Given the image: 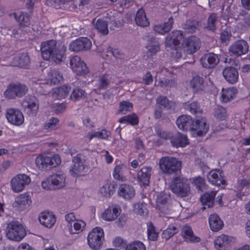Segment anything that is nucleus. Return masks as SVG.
Returning a JSON list of instances; mask_svg holds the SVG:
<instances>
[{"label": "nucleus", "instance_id": "obj_61", "mask_svg": "<svg viewBox=\"0 0 250 250\" xmlns=\"http://www.w3.org/2000/svg\"><path fill=\"white\" fill-rule=\"evenodd\" d=\"M133 108V104L128 101H123L120 103L119 111L123 113L130 111Z\"/></svg>", "mask_w": 250, "mask_h": 250}, {"label": "nucleus", "instance_id": "obj_64", "mask_svg": "<svg viewBox=\"0 0 250 250\" xmlns=\"http://www.w3.org/2000/svg\"><path fill=\"white\" fill-rule=\"evenodd\" d=\"M42 187L45 190L55 189L51 181V176L42 182Z\"/></svg>", "mask_w": 250, "mask_h": 250}, {"label": "nucleus", "instance_id": "obj_26", "mask_svg": "<svg viewBox=\"0 0 250 250\" xmlns=\"http://www.w3.org/2000/svg\"><path fill=\"white\" fill-rule=\"evenodd\" d=\"M14 204L19 210H22L28 208L31 206L32 200L29 195L25 193L19 195L16 198Z\"/></svg>", "mask_w": 250, "mask_h": 250}, {"label": "nucleus", "instance_id": "obj_54", "mask_svg": "<svg viewBox=\"0 0 250 250\" xmlns=\"http://www.w3.org/2000/svg\"><path fill=\"white\" fill-rule=\"evenodd\" d=\"M158 105L163 106L164 107L170 109L174 106L175 103L171 101H169L166 97L160 96L156 101Z\"/></svg>", "mask_w": 250, "mask_h": 250}, {"label": "nucleus", "instance_id": "obj_52", "mask_svg": "<svg viewBox=\"0 0 250 250\" xmlns=\"http://www.w3.org/2000/svg\"><path fill=\"white\" fill-rule=\"evenodd\" d=\"M178 232V229L174 226H169L162 233L163 239L167 240Z\"/></svg>", "mask_w": 250, "mask_h": 250}, {"label": "nucleus", "instance_id": "obj_45", "mask_svg": "<svg viewBox=\"0 0 250 250\" xmlns=\"http://www.w3.org/2000/svg\"><path fill=\"white\" fill-rule=\"evenodd\" d=\"M203 78L196 76L192 78L190 82V85L194 92H197L203 89Z\"/></svg>", "mask_w": 250, "mask_h": 250}, {"label": "nucleus", "instance_id": "obj_30", "mask_svg": "<svg viewBox=\"0 0 250 250\" xmlns=\"http://www.w3.org/2000/svg\"><path fill=\"white\" fill-rule=\"evenodd\" d=\"M202 65L205 68H211L215 66L219 62V58L214 53L205 54L200 59Z\"/></svg>", "mask_w": 250, "mask_h": 250}, {"label": "nucleus", "instance_id": "obj_6", "mask_svg": "<svg viewBox=\"0 0 250 250\" xmlns=\"http://www.w3.org/2000/svg\"><path fill=\"white\" fill-rule=\"evenodd\" d=\"M157 134L161 138L170 139L172 146L176 148L185 147L189 143L187 136L179 132L171 134L163 131L158 132Z\"/></svg>", "mask_w": 250, "mask_h": 250}, {"label": "nucleus", "instance_id": "obj_10", "mask_svg": "<svg viewBox=\"0 0 250 250\" xmlns=\"http://www.w3.org/2000/svg\"><path fill=\"white\" fill-rule=\"evenodd\" d=\"M31 181V178L28 175L25 174H18L13 177L10 181L11 189L15 193L21 192L30 184Z\"/></svg>", "mask_w": 250, "mask_h": 250}, {"label": "nucleus", "instance_id": "obj_5", "mask_svg": "<svg viewBox=\"0 0 250 250\" xmlns=\"http://www.w3.org/2000/svg\"><path fill=\"white\" fill-rule=\"evenodd\" d=\"M159 166L162 173L172 174L181 170L182 162L175 157L164 156L159 160Z\"/></svg>", "mask_w": 250, "mask_h": 250}, {"label": "nucleus", "instance_id": "obj_15", "mask_svg": "<svg viewBox=\"0 0 250 250\" xmlns=\"http://www.w3.org/2000/svg\"><path fill=\"white\" fill-rule=\"evenodd\" d=\"M70 66L77 75H84L88 72L86 64L78 56H74L70 58Z\"/></svg>", "mask_w": 250, "mask_h": 250}, {"label": "nucleus", "instance_id": "obj_2", "mask_svg": "<svg viewBox=\"0 0 250 250\" xmlns=\"http://www.w3.org/2000/svg\"><path fill=\"white\" fill-rule=\"evenodd\" d=\"M7 238L15 242L21 241L26 235L25 227L18 221H12L7 224L5 229Z\"/></svg>", "mask_w": 250, "mask_h": 250}, {"label": "nucleus", "instance_id": "obj_49", "mask_svg": "<svg viewBox=\"0 0 250 250\" xmlns=\"http://www.w3.org/2000/svg\"><path fill=\"white\" fill-rule=\"evenodd\" d=\"M146 48L150 54H155L160 50V43L155 39L152 40L148 43Z\"/></svg>", "mask_w": 250, "mask_h": 250}, {"label": "nucleus", "instance_id": "obj_23", "mask_svg": "<svg viewBox=\"0 0 250 250\" xmlns=\"http://www.w3.org/2000/svg\"><path fill=\"white\" fill-rule=\"evenodd\" d=\"M249 45L246 41L238 40L232 43L229 47V51L236 56L245 54L248 51Z\"/></svg>", "mask_w": 250, "mask_h": 250}, {"label": "nucleus", "instance_id": "obj_43", "mask_svg": "<svg viewBox=\"0 0 250 250\" xmlns=\"http://www.w3.org/2000/svg\"><path fill=\"white\" fill-rule=\"evenodd\" d=\"M135 21L136 24L141 27H146L149 25V22L146 18L144 9H139L136 13Z\"/></svg>", "mask_w": 250, "mask_h": 250}, {"label": "nucleus", "instance_id": "obj_59", "mask_svg": "<svg viewBox=\"0 0 250 250\" xmlns=\"http://www.w3.org/2000/svg\"><path fill=\"white\" fill-rule=\"evenodd\" d=\"M198 25V22L196 21L188 20L183 25V27L188 32H192L195 31V29L197 28Z\"/></svg>", "mask_w": 250, "mask_h": 250}, {"label": "nucleus", "instance_id": "obj_13", "mask_svg": "<svg viewBox=\"0 0 250 250\" xmlns=\"http://www.w3.org/2000/svg\"><path fill=\"white\" fill-rule=\"evenodd\" d=\"M28 91L27 86L21 83L10 84L4 92V95L8 98L14 99L16 96L21 97L25 95Z\"/></svg>", "mask_w": 250, "mask_h": 250}, {"label": "nucleus", "instance_id": "obj_51", "mask_svg": "<svg viewBox=\"0 0 250 250\" xmlns=\"http://www.w3.org/2000/svg\"><path fill=\"white\" fill-rule=\"evenodd\" d=\"M86 96V93L83 90L77 88L74 89L70 96V99L74 101H78L81 99L84 98Z\"/></svg>", "mask_w": 250, "mask_h": 250}, {"label": "nucleus", "instance_id": "obj_14", "mask_svg": "<svg viewBox=\"0 0 250 250\" xmlns=\"http://www.w3.org/2000/svg\"><path fill=\"white\" fill-rule=\"evenodd\" d=\"M6 118L11 124L20 126L24 121V118L22 112L17 108H10L6 111Z\"/></svg>", "mask_w": 250, "mask_h": 250}, {"label": "nucleus", "instance_id": "obj_33", "mask_svg": "<svg viewBox=\"0 0 250 250\" xmlns=\"http://www.w3.org/2000/svg\"><path fill=\"white\" fill-rule=\"evenodd\" d=\"M115 189L114 183L107 182L99 188L98 193L102 197L108 198L113 195L115 191Z\"/></svg>", "mask_w": 250, "mask_h": 250}, {"label": "nucleus", "instance_id": "obj_35", "mask_svg": "<svg viewBox=\"0 0 250 250\" xmlns=\"http://www.w3.org/2000/svg\"><path fill=\"white\" fill-rule=\"evenodd\" d=\"M30 63V58L27 54L23 53L14 58L12 62L13 66L27 68Z\"/></svg>", "mask_w": 250, "mask_h": 250}, {"label": "nucleus", "instance_id": "obj_46", "mask_svg": "<svg viewBox=\"0 0 250 250\" xmlns=\"http://www.w3.org/2000/svg\"><path fill=\"white\" fill-rule=\"evenodd\" d=\"M169 198V194L165 192H161L158 195L156 199V205L159 209H162L166 205Z\"/></svg>", "mask_w": 250, "mask_h": 250}, {"label": "nucleus", "instance_id": "obj_18", "mask_svg": "<svg viewBox=\"0 0 250 250\" xmlns=\"http://www.w3.org/2000/svg\"><path fill=\"white\" fill-rule=\"evenodd\" d=\"M235 242L232 236L221 234L217 236L214 241V247L216 250H227Z\"/></svg>", "mask_w": 250, "mask_h": 250}, {"label": "nucleus", "instance_id": "obj_32", "mask_svg": "<svg viewBox=\"0 0 250 250\" xmlns=\"http://www.w3.org/2000/svg\"><path fill=\"white\" fill-rule=\"evenodd\" d=\"M237 92V89L234 87L222 88L220 97L221 102L227 103L233 100L235 97Z\"/></svg>", "mask_w": 250, "mask_h": 250}, {"label": "nucleus", "instance_id": "obj_37", "mask_svg": "<svg viewBox=\"0 0 250 250\" xmlns=\"http://www.w3.org/2000/svg\"><path fill=\"white\" fill-rule=\"evenodd\" d=\"M182 235L184 240L187 242H198L200 241L199 237L194 235L190 227L186 225L182 229Z\"/></svg>", "mask_w": 250, "mask_h": 250}, {"label": "nucleus", "instance_id": "obj_17", "mask_svg": "<svg viewBox=\"0 0 250 250\" xmlns=\"http://www.w3.org/2000/svg\"><path fill=\"white\" fill-rule=\"evenodd\" d=\"M21 106L29 115H35L39 110V102L35 96H27L23 100Z\"/></svg>", "mask_w": 250, "mask_h": 250}, {"label": "nucleus", "instance_id": "obj_16", "mask_svg": "<svg viewBox=\"0 0 250 250\" xmlns=\"http://www.w3.org/2000/svg\"><path fill=\"white\" fill-rule=\"evenodd\" d=\"M121 211L119 206L116 205H112L101 213L100 218L106 222H113L118 218Z\"/></svg>", "mask_w": 250, "mask_h": 250}, {"label": "nucleus", "instance_id": "obj_29", "mask_svg": "<svg viewBox=\"0 0 250 250\" xmlns=\"http://www.w3.org/2000/svg\"><path fill=\"white\" fill-rule=\"evenodd\" d=\"M225 80L229 83L233 84L237 82L239 73L237 69L232 67H227L223 71Z\"/></svg>", "mask_w": 250, "mask_h": 250}, {"label": "nucleus", "instance_id": "obj_31", "mask_svg": "<svg viewBox=\"0 0 250 250\" xmlns=\"http://www.w3.org/2000/svg\"><path fill=\"white\" fill-rule=\"evenodd\" d=\"M110 135V131L105 129H102L98 131H91L88 132L87 134L84 136V141L87 142H90L94 138L106 140Z\"/></svg>", "mask_w": 250, "mask_h": 250}, {"label": "nucleus", "instance_id": "obj_40", "mask_svg": "<svg viewBox=\"0 0 250 250\" xmlns=\"http://www.w3.org/2000/svg\"><path fill=\"white\" fill-rule=\"evenodd\" d=\"M126 171H127V166L124 164H120L115 167L113 176L117 180L124 181L125 180L124 174Z\"/></svg>", "mask_w": 250, "mask_h": 250}, {"label": "nucleus", "instance_id": "obj_36", "mask_svg": "<svg viewBox=\"0 0 250 250\" xmlns=\"http://www.w3.org/2000/svg\"><path fill=\"white\" fill-rule=\"evenodd\" d=\"M51 181L55 189L62 188L65 185V176L61 172L51 175Z\"/></svg>", "mask_w": 250, "mask_h": 250}, {"label": "nucleus", "instance_id": "obj_55", "mask_svg": "<svg viewBox=\"0 0 250 250\" xmlns=\"http://www.w3.org/2000/svg\"><path fill=\"white\" fill-rule=\"evenodd\" d=\"M125 250H146V248L142 242L136 241L128 244Z\"/></svg>", "mask_w": 250, "mask_h": 250}, {"label": "nucleus", "instance_id": "obj_58", "mask_svg": "<svg viewBox=\"0 0 250 250\" xmlns=\"http://www.w3.org/2000/svg\"><path fill=\"white\" fill-rule=\"evenodd\" d=\"M191 183L199 190H202L205 186V179L201 177L193 178L190 180Z\"/></svg>", "mask_w": 250, "mask_h": 250}, {"label": "nucleus", "instance_id": "obj_28", "mask_svg": "<svg viewBox=\"0 0 250 250\" xmlns=\"http://www.w3.org/2000/svg\"><path fill=\"white\" fill-rule=\"evenodd\" d=\"M151 172V167H143L137 173V180L144 186L148 185Z\"/></svg>", "mask_w": 250, "mask_h": 250}, {"label": "nucleus", "instance_id": "obj_63", "mask_svg": "<svg viewBox=\"0 0 250 250\" xmlns=\"http://www.w3.org/2000/svg\"><path fill=\"white\" fill-rule=\"evenodd\" d=\"M217 16L215 14H211L208 21L207 28L210 30L213 31L215 29V22L216 21Z\"/></svg>", "mask_w": 250, "mask_h": 250}, {"label": "nucleus", "instance_id": "obj_57", "mask_svg": "<svg viewBox=\"0 0 250 250\" xmlns=\"http://www.w3.org/2000/svg\"><path fill=\"white\" fill-rule=\"evenodd\" d=\"M215 117L220 121L226 120L227 115L226 110L221 106H217L214 111Z\"/></svg>", "mask_w": 250, "mask_h": 250}, {"label": "nucleus", "instance_id": "obj_34", "mask_svg": "<svg viewBox=\"0 0 250 250\" xmlns=\"http://www.w3.org/2000/svg\"><path fill=\"white\" fill-rule=\"evenodd\" d=\"M208 223L210 229L213 231H217L221 229L224 226V223L220 217L216 214L210 215L208 218Z\"/></svg>", "mask_w": 250, "mask_h": 250}, {"label": "nucleus", "instance_id": "obj_20", "mask_svg": "<svg viewBox=\"0 0 250 250\" xmlns=\"http://www.w3.org/2000/svg\"><path fill=\"white\" fill-rule=\"evenodd\" d=\"M209 128L205 119L201 118L194 121L191 129V132L194 136H202L205 135Z\"/></svg>", "mask_w": 250, "mask_h": 250}, {"label": "nucleus", "instance_id": "obj_44", "mask_svg": "<svg viewBox=\"0 0 250 250\" xmlns=\"http://www.w3.org/2000/svg\"><path fill=\"white\" fill-rule=\"evenodd\" d=\"M14 16L21 27H26L30 25V17L27 13L23 12L16 13H15Z\"/></svg>", "mask_w": 250, "mask_h": 250}, {"label": "nucleus", "instance_id": "obj_1", "mask_svg": "<svg viewBox=\"0 0 250 250\" xmlns=\"http://www.w3.org/2000/svg\"><path fill=\"white\" fill-rule=\"evenodd\" d=\"M41 50L45 60H51L55 63H59L65 59L66 47L62 44L57 43L55 40L42 43Z\"/></svg>", "mask_w": 250, "mask_h": 250}, {"label": "nucleus", "instance_id": "obj_22", "mask_svg": "<svg viewBox=\"0 0 250 250\" xmlns=\"http://www.w3.org/2000/svg\"><path fill=\"white\" fill-rule=\"evenodd\" d=\"M39 220L42 226L51 229L55 225L56 222V218L52 212L44 211L40 214Z\"/></svg>", "mask_w": 250, "mask_h": 250}, {"label": "nucleus", "instance_id": "obj_41", "mask_svg": "<svg viewBox=\"0 0 250 250\" xmlns=\"http://www.w3.org/2000/svg\"><path fill=\"white\" fill-rule=\"evenodd\" d=\"M173 23V19L170 17L168 19L167 22H165L163 24L156 25L154 26V30L160 34H165L169 32L172 26Z\"/></svg>", "mask_w": 250, "mask_h": 250}, {"label": "nucleus", "instance_id": "obj_12", "mask_svg": "<svg viewBox=\"0 0 250 250\" xmlns=\"http://www.w3.org/2000/svg\"><path fill=\"white\" fill-rule=\"evenodd\" d=\"M63 79L62 75L61 73L57 70L51 69L48 72L45 77L41 76V78L36 82V83L39 85H55L62 82Z\"/></svg>", "mask_w": 250, "mask_h": 250}, {"label": "nucleus", "instance_id": "obj_21", "mask_svg": "<svg viewBox=\"0 0 250 250\" xmlns=\"http://www.w3.org/2000/svg\"><path fill=\"white\" fill-rule=\"evenodd\" d=\"M208 181L215 186L225 185L226 181L224 177L223 172L217 169L211 170L207 175Z\"/></svg>", "mask_w": 250, "mask_h": 250}, {"label": "nucleus", "instance_id": "obj_62", "mask_svg": "<svg viewBox=\"0 0 250 250\" xmlns=\"http://www.w3.org/2000/svg\"><path fill=\"white\" fill-rule=\"evenodd\" d=\"M134 211L140 215L146 214V204L143 203H138L134 205Z\"/></svg>", "mask_w": 250, "mask_h": 250}, {"label": "nucleus", "instance_id": "obj_3", "mask_svg": "<svg viewBox=\"0 0 250 250\" xmlns=\"http://www.w3.org/2000/svg\"><path fill=\"white\" fill-rule=\"evenodd\" d=\"M61 163V157L56 154L42 153L35 160L37 167L41 170L55 167L60 165Z\"/></svg>", "mask_w": 250, "mask_h": 250}, {"label": "nucleus", "instance_id": "obj_56", "mask_svg": "<svg viewBox=\"0 0 250 250\" xmlns=\"http://www.w3.org/2000/svg\"><path fill=\"white\" fill-rule=\"evenodd\" d=\"M96 28L103 35H106L108 33L107 22L99 19L95 24Z\"/></svg>", "mask_w": 250, "mask_h": 250}, {"label": "nucleus", "instance_id": "obj_60", "mask_svg": "<svg viewBox=\"0 0 250 250\" xmlns=\"http://www.w3.org/2000/svg\"><path fill=\"white\" fill-rule=\"evenodd\" d=\"M59 120L55 117L51 118L44 125L45 129L52 130L55 129L59 123Z\"/></svg>", "mask_w": 250, "mask_h": 250}, {"label": "nucleus", "instance_id": "obj_19", "mask_svg": "<svg viewBox=\"0 0 250 250\" xmlns=\"http://www.w3.org/2000/svg\"><path fill=\"white\" fill-rule=\"evenodd\" d=\"M92 46L91 41L86 37H81L71 42L69 49L75 52L90 49Z\"/></svg>", "mask_w": 250, "mask_h": 250}, {"label": "nucleus", "instance_id": "obj_25", "mask_svg": "<svg viewBox=\"0 0 250 250\" xmlns=\"http://www.w3.org/2000/svg\"><path fill=\"white\" fill-rule=\"evenodd\" d=\"M118 194L119 196L123 199L129 200L134 197L135 190L132 186L129 185L121 184L118 189Z\"/></svg>", "mask_w": 250, "mask_h": 250}, {"label": "nucleus", "instance_id": "obj_48", "mask_svg": "<svg viewBox=\"0 0 250 250\" xmlns=\"http://www.w3.org/2000/svg\"><path fill=\"white\" fill-rule=\"evenodd\" d=\"M112 78V75L109 73H105L99 77L97 87L99 89H102L106 87Z\"/></svg>", "mask_w": 250, "mask_h": 250}, {"label": "nucleus", "instance_id": "obj_11", "mask_svg": "<svg viewBox=\"0 0 250 250\" xmlns=\"http://www.w3.org/2000/svg\"><path fill=\"white\" fill-rule=\"evenodd\" d=\"M73 165L70 168V173L74 177L84 176L88 173L90 170L85 160L81 159L79 155L73 159Z\"/></svg>", "mask_w": 250, "mask_h": 250}, {"label": "nucleus", "instance_id": "obj_27", "mask_svg": "<svg viewBox=\"0 0 250 250\" xmlns=\"http://www.w3.org/2000/svg\"><path fill=\"white\" fill-rule=\"evenodd\" d=\"M194 121L188 115H183L179 116L176 120L178 127L182 130H191Z\"/></svg>", "mask_w": 250, "mask_h": 250}, {"label": "nucleus", "instance_id": "obj_8", "mask_svg": "<svg viewBox=\"0 0 250 250\" xmlns=\"http://www.w3.org/2000/svg\"><path fill=\"white\" fill-rule=\"evenodd\" d=\"M104 232L100 227H96L89 233L87 237V244L93 250H99L104 240Z\"/></svg>", "mask_w": 250, "mask_h": 250}, {"label": "nucleus", "instance_id": "obj_47", "mask_svg": "<svg viewBox=\"0 0 250 250\" xmlns=\"http://www.w3.org/2000/svg\"><path fill=\"white\" fill-rule=\"evenodd\" d=\"M121 124H129L132 125H137L138 124V118L136 114H132L127 116H125L119 120Z\"/></svg>", "mask_w": 250, "mask_h": 250}, {"label": "nucleus", "instance_id": "obj_24", "mask_svg": "<svg viewBox=\"0 0 250 250\" xmlns=\"http://www.w3.org/2000/svg\"><path fill=\"white\" fill-rule=\"evenodd\" d=\"M200 45L198 38L192 36L186 39L185 41V50L188 54H193L199 48Z\"/></svg>", "mask_w": 250, "mask_h": 250}, {"label": "nucleus", "instance_id": "obj_39", "mask_svg": "<svg viewBox=\"0 0 250 250\" xmlns=\"http://www.w3.org/2000/svg\"><path fill=\"white\" fill-rule=\"evenodd\" d=\"M71 87L69 85H63L53 90V97L56 99L65 98L68 95Z\"/></svg>", "mask_w": 250, "mask_h": 250}, {"label": "nucleus", "instance_id": "obj_4", "mask_svg": "<svg viewBox=\"0 0 250 250\" xmlns=\"http://www.w3.org/2000/svg\"><path fill=\"white\" fill-rule=\"evenodd\" d=\"M184 35L181 31L177 30L172 32L166 38L165 45L172 49V55L173 58L178 59L182 57V48L179 46L183 40Z\"/></svg>", "mask_w": 250, "mask_h": 250}, {"label": "nucleus", "instance_id": "obj_50", "mask_svg": "<svg viewBox=\"0 0 250 250\" xmlns=\"http://www.w3.org/2000/svg\"><path fill=\"white\" fill-rule=\"evenodd\" d=\"M122 54L118 49L112 50L111 47H108L106 48V51L104 50L101 53V56L104 59H106L107 57L113 56L116 58H120V55Z\"/></svg>", "mask_w": 250, "mask_h": 250}, {"label": "nucleus", "instance_id": "obj_53", "mask_svg": "<svg viewBox=\"0 0 250 250\" xmlns=\"http://www.w3.org/2000/svg\"><path fill=\"white\" fill-rule=\"evenodd\" d=\"M147 236L149 240L155 241L158 237V233L156 232L155 228L151 222L147 224Z\"/></svg>", "mask_w": 250, "mask_h": 250}, {"label": "nucleus", "instance_id": "obj_7", "mask_svg": "<svg viewBox=\"0 0 250 250\" xmlns=\"http://www.w3.org/2000/svg\"><path fill=\"white\" fill-rule=\"evenodd\" d=\"M170 189L181 197L188 196L190 193L189 182L184 177H176L170 185Z\"/></svg>", "mask_w": 250, "mask_h": 250}, {"label": "nucleus", "instance_id": "obj_38", "mask_svg": "<svg viewBox=\"0 0 250 250\" xmlns=\"http://www.w3.org/2000/svg\"><path fill=\"white\" fill-rule=\"evenodd\" d=\"M173 73V72H169L166 68L162 69L161 72H157L155 76V85L161 87L168 85L169 81L168 79L162 78L161 76L166 75L167 77H168V75H171Z\"/></svg>", "mask_w": 250, "mask_h": 250}, {"label": "nucleus", "instance_id": "obj_9", "mask_svg": "<svg viewBox=\"0 0 250 250\" xmlns=\"http://www.w3.org/2000/svg\"><path fill=\"white\" fill-rule=\"evenodd\" d=\"M68 224L69 231L71 234H77L82 232L86 226L84 221L81 219H76L74 214L70 212L65 217Z\"/></svg>", "mask_w": 250, "mask_h": 250}, {"label": "nucleus", "instance_id": "obj_42", "mask_svg": "<svg viewBox=\"0 0 250 250\" xmlns=\"http://www.w3.org/2000/svg\"><path fill=\"white\" fill-rule=\"evenodd\" d=\"M216 191H211L209 192H206L201 197L200 200L203 205L207 206L208 207H211L214 201V197L216 194Z\"/></svg>", "mask_w": 250, "mask_h": 250}]
</instances>
